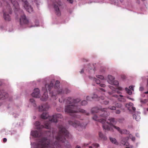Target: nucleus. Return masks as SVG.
Listing matches in <instances>:
<instances>
[{"instance_id":"nucleus-52","label":"nucleus","mask_w":148,"mask_h":148,"mask_svg":"<svg viewBox=\"0 0 148 148\" xmlns=\"http://www.w3.org/2000/svg\"><path fill=\"white\" fill-rule=\"evenodd\" d=\"M76 148H81L80 147V146H78V145H77L76 147Z\"/></svg>"},{"instance_id":"nucleus-21","label":"nucleus","mask_w":148,"mask_h":148,"mask_svg":"<svg viewBox=\"0 0 148 148\" xmlns=\"http://www.w3.org/2000/svg\"><path fill=\"white\" fill-rule=\"evenodd\" d=\"M99 138L103 140H105L107 139V137L101 132H99Z\"/></svg>"},{"instance_id":"nucleus-4","label":"nucleus","mask_w":148,"mask_h":148,"mask_svg":"<svg viewBox=\"0 0 148 148\" xmlns=\"http://www.w3.org/2000/svg\"><path fill=\"white\" fill-rule=\"evenodd\" d=\"M11 2L14 7L15 13L17 14L18 13L20 14L19 22L20 25H22L23 24H28L29 23V20L27 18L23 11L19 8V5L17 1L16 0H14L13 2V0H11Z\"/></svg>"},{"instance_id":"nucleus-5","label":"nucleus","mask_w":148,"mask_h":148,"mask_svg":"<svg viewBox=\"0 0 148 148\" xmlns=\"http://www.w3.org/2000/svg\"><path fill=\"white\" fill-rule=\"evenodd\" d=\"M11 0H0V3L1 4H6L7 6V9L6 10H3V18L4 19L7 21H10L11 20V18L10 16V14H12V11L11 8L9 6V3L11 2ZM14 0H13V2H14Z\"/></svg>"},{"instance_id":"nucleus-39","label":"nucleus","mask_w":148,"mask_h":148,"mask_svg":"<svg viewBox=\"0 0 148 148\" xmlns=\"http://www.w3.org/2000/svg\"><path fill=\"white\" fill-rule=\"evenodd\" d=\"M120 113L121 111L119 110H116L115 111V113L117 114H119Z\"/></svg>"},{"instance_id":"nucleus-22","label":"nucleus","mask_w":148,"mask_h":148,"mask_svg":"<svg viewBox=\"0 0 148 148\" xmlns=\"http://www.w3.org/2000/svg\"><path fill=\"white\" fill-rule=\"evenodd\" d=\"M97 95L96 94H94L93 95V96L91 97H90L88 96H87L86 97V99L88 101H91L92 99L97 98Z\"/></svg>"},{"instance_id":"nucleus-31","label":"nucleus","mask_w":148,"mask_h":148,"mask_svg":"<svg viewBox=\"0 0 148 148\" xmlns=\"http://www.w3.org/2000/svg\"><path fill=\"white\" fill-rule=\"evenodd\" d=\"M92 79L94 81H95L96 83L97 84H100V81L99 79H96L95 78H93Z\"/></svg>"},{"instance_id":"nucleus-59","label":"nucleus","mask_w":148,"mask_h":148,"mask_svg":"<svg viewBox=\"0 0 148 148\" xmlns=\"http://www.w3.org/2000/svg\"><path fill=\"white\" fill-rule=\"evenodd\" d=\"M126 148H130L129 147H127Z\"/></svg>"},{"instance_id":"nucleus-34","label":"nucleus","mask_w":148,"mask_h":148,"mask_svg":"<svg viewBox=\"0 0 148 148\" xmlns=\"http://www.w3.org/2000/svg\"><path fill=\"white\" fill-rule=\"evenodd\" d=\"M87 101L86 100H84L81 102V104L82 106H85L87 104Z\"/></svg>"},{"instance_id":"nucleus-27","label":"nucleus","mask_w":148,"mask_h":148,"mask_svg":"<svg viewBox=\"0 0 148 148\" xmlns=\"http://www.w3.org/2000/svg\"><path fill=\"white\" fill-rule=\"evenodd\" d=\"M129 133V132L126 130H121L120 132V133L121 134H128Z\"/></svg>"},{"instance_id":"nucleus-32","label":"nucleus","mask_w":148,"mask_h":148,"mask_svg":"<svg viewBox=\"0 0 148 148\" xmlns=\"http://www.w3.org/2000/svg\"><path fill=\"white\" fill-rule=\"evenodd\" d=\"M29 100L31 102L33 103V106L34 107L36 106V104L35 103V101L34 99L33 98L30 99Z\"/></svg>"},{"instance_id":"nucleus-43","label":"nucleus","mask_w":148,"mask_h":148,"mask_svg":"<svg viewBox=\"0 0 148 148\" xmlns=\"http://www.w3.org/2000/svg\"><path fill=\"white\" fill-rule=\"evenodd\" d=\"M67 1L71 3H72L73 2V0H67Z\"/></svg>"},{"instance_id":"nucleus-55","label":"nucleus","mask_w":148,"mask_h":148,"mask_svg":"<svg viewBox=\"0 0 148 148\" xmlns=\"http://www.w3.org/2000/svg\"><path fill=\"white\" fill-rule=\"evenodd\" d=\"M119 97H123V96L122 95H119Z\"/></svg>"},{"instance_id":"nucleus-40","label":"nucleus","mask_w":148,"mask_h":148,"mask_svg":"<svg viewBox=\"0 0 148 148\" xmlns=\"http://www.w3.org/2000/svg\"><path fill=\"white\" fill-rule=\"evenodd\" d=\"M92 145L96 147H97L99 146V144L97 143H93V144Z\"/></svg>"},{"instance_id":"nucleus-13","label":"nucleus","mask_w":148,"mask_h":148,"mask_svg":"<svg viewBox=\"0 0 148 148\" xmlns=\"http://www.w3.org/2000/svg\"><path fill=\"white\" fill-rule=\"evenodd\" d=\"M24 2V7L25 8L27 11L28 12L31 13L33 11V8L31 6L29 5L28 2L26 0H21Z\"/></svg>"},{"instance_id":"nucleus-23","label":"nucleus","mask_w":148,"mask_h":148,"mask_svg":"<svg viewBox=\"0 0 148 148\" xmlns=\"http://www.w3.org/2000/svg\"><path fill=\"white\" fill-rule=\"evenodd\" d=\"M109 87L110 89L112 90V92H109L108 93L110 95H112L113 94L116 92V89L112 86H110Z\"/></svg>"},{"instance_id":"nucleus-62","label":"nucleus","mask_w":148,"mask_h":148,"mask_svg":"<svg viewBox=\"0 0 148 148\" xmlns=\"http://www.w3.org/2000/svg\"><path fill=\"white\" fill-rule=\"evenodd\" d=\"M33 27V26H32V27ZM33 27H34V26Z\"/></svg>"},{"instance_id":"nucleus-56","label":"nucleus","mask_w":148,"mask_h":148,"mask_svg":"<svg viewBox=\"0 0 148 148\" xmlns=\"http://www.w3.org/2000/svg\"><path fill=\"white\" fill-rule=\"evenodd\" d=\"M88 145V144H84V146H87Z\"/></svg>"},{"instance_id":"nucleus-48","label":"nucleus","mask_w":148,"mask_h":148,"mask_svg":"<svg viewBox=\"0 0 148 148\" xmlns=\"http://www.w3.org/2000/svg\"><path fill=\"white\" fill-rule=\"evenodd\" d=\"M117 88L120 90H122V88L121 87H118V88Z\"/></svg>"},{"instance_id":"nucleus-12","label":"nucleus","mask_w":148,"mask_h":148,"mask_svg":"<svg viewBox=\"0 0 148 148\" xmlns=\"http://www.w3.org/2000/svg\"><path fill=\"white\" fill-rule=\"evenodd\" d=\"M61 2L60 1L56 3L54 5V8L55 10L56 15L58 16H60L61 15V12L60 10V7L61 5Z\"/></svg>"},{"instance_id":"nucleus-42","label":"nucleus","mask_w":148,"mask_h":148,"mask_svg":"<svg viewBox=\"0 0 148 148\" xmlns=\"http://www.w3.org/2000/svg\"><path fill=\"white\" fill-rule=\"evenodd\" d=\"M100 86L101 87H104L105 86V84H100Z\"/></svg>"},{"instance_id":"nucleus-1","label":"nucleus","mask_w":148,"mask_h":148,"mask_svg":"<svg viewBox=\"0 0 148 148\" xmlns=\"http://www.w3.org/2000/svg\"><path fill=\"white\" fill-rule=\"evenodd\" d=\"M59 131L57 136L56 137V140L53 144H51L49 140L46 138H42L36 144L37 148H63L61 143H64L67 148H69L70 145L66 138H69L71 135L67 130L61 125L59 127Z\"/></svg>"},{"instance_id":"nucleus-41","label":"nucleus","mask_w":148,"mask_h":148,"mask_svg":"<svg viewBox=\"0 0 148 148\" xmlns=\"http://www.w3.org/2000/svg\"><path fill=\"white\" fill-rule=\"evenodd\" d=\"M147 88H148V79L147 80ZM145 94H148V91L145 92L144 93Z\"/></svg>"},{"instance_id":"nucleus-11","label":"nucleus","mask_w":148,"mask_h":148,"mask_svg":"<svg viewBox=\"0 0 148 148\" xmlns=\"http://www.w3.org/2000/svg\"><path fill=\"white\" fill-rule=\"evenodd\" d=\"M107 109L106 108H103L101 109V110L100 111V113L101 114L99 115L100 116L104 117H105L104 119H103L105 120V121H107V122L108 121H109L108 120V119L110 117H106L109 115L110 114V113L108 112H107L106 110Z\"/></svg>"},{"instance_id":"nucleus-17","label":"nucleus","mask_w":148,"mask_h":148,"mask_svg":"<svg viewBox=\"0 0 148 148\" xmlns=\"http://www.w3.org/2000/svg\"><path fill=\"white\" fill-rule=\"evenodd\" d=\"M8 95L3 90H0V99H3L7 97Z\"/></svg>"},{"instance_id":"nucleus-58","label":"nucleus","mask_w":148,"mask_h":148,"mask_svg":"<svg viewBox=\"0 0 148 148\" xmlns=\"http://www.w3.org/2000/svg\"><path fill=\"white\" fill-rule=\"evenodd\" d=\"M42 90H43L44 91V90H45V89H44L43 90V88H42Z\"/></svg>"},{"instance_id":"nucleus-44","label":"nucleus","mask_w":148,"mask_h":148,"mask_svg":"<svg viewBox=\"0 0 148 148\" xmlns=\"http://www.w3.org/2000/svg\"><path fill=\"white\" fill-rule=\"evenodd\" d=\"M7 141V139L6 138H4L3 139V143L6 142Z\"/></svg>"},{"instance_id":"nucleus-53","label":"nucleus","mask_w":148,"mask_h":148,"mask_svg":"<svg viewBox=\"0 0 148 148\" xmlns=\"http://www.w3.org/2000/svg\"><path fill=\"white\" fill-rule=\"evenodd\" d=\"M84 72V70L83 69H82L81 71L80 72V73H82Z\"/></svg>"},{"instance_id":"nucleus-54","label":"nucleus","mask_w":148,"mask_h":148,"mask_svg":"<svg viewBox=\"0 0 148 148\" xmlns=\"http://www.w3.org/2000/svg\"><path fill=\"white\" fill-rule=\"evenodd\" d=\"M84 60V62H87L88 61V60H87V59H83Z\"/></svg>"},{"instance_id":"nucleus-28","label":"nucleus","mask_w":148,"mask_h":148,"mask_svg":"<svg viewBox=\"0 0 148 148\" xmlns=\"http://www.w3.org/2000/svg\"><path fill=\"white\" fill-rule=\"evenodd\" d=\"M110 84L111 85H115L116 86L118 87L119 84V82L117 81L114 80L113 81H112V84Z\"/></svg>"},{"instance_id":"nucleus-7","label":"nucleus","mask_w":148,"mask_h":148,"mask_svg":"<svg viewBox=\"0 0 148 148\" xmlns=\"http://www.w3.org/2000/svg\"><path fill=\"white\" fill-rule=\"evenodd\" d=\"M69 124L75 127H79L81 128V130L85 128L86 124L83 123H80L79 122L75 120L74 122L71 121H69Z\"/></svg>"},{"instance_id":"nucleus-61","label":"nucleus","mask_w":148,"mask_h":148,"mask_svg":"<svg viewBox=\"0 0 148 148\" xmlns=\"http://www.w3.org/2000/svg\"><path fill=\"white\" fill-rule=\"evenodd\" d=\"M142 1H144L145 0H141Z\"/></svg>"},{"instance_id":"nucleus-8","label":"nucleus","mask_w":148,"mask_h":148,"mask_svg":"<svg viewBox=\"0 0 148 148\" xmlns=\"http://www.w3.org/2000/svg\"><path fill=\"white\" fill-rule=\"evenodd\" d=\"M92 118L95 121H98L103 124V129L108 130H111V128L108 125L104 124L105 122V120L104 119H99L98 116L95 115Z\"/></svg>"},{"instance_id":"nucleus-2","label":"nucleus","mask_w":148,"mask_h":148,"mask_svg":"<svg viewBox=\"0 0 148 148\" xmlns=\"http://www.w3.org/2000/svg\"><path fill=\"white\" fill-rule=\"evenodd\" d=\"M81 99L79 98L73 99L71 97H69L66 101L68 103L71 105L66 106L65 107V111L68 113L74 114L80 112L88 115L89 113L85 110L79 108V104L80 103L79 101Z\"/></svg>"},{"instance_id":"nucleus-24","label":"nucleus","mask_w":148,"mask_h":148,"mask_svg":"<svg viewBox=\"0 0 148 148\" xmlns=\"http://www.w3.org/2000/svg\"><path fill=\"white\" fill-rule=\"evenodd\" d=\"M133 118L135 119L137 121H139L140 118V116L138 115L133 114Z\"/></svg>"},{"instance_id":"nucleus-9","label":"nucleus","mask_w":148,"mask_h":148,"mask_svg":"<svg viewBox=\"0 0 148 148\" xmlns=\"http://www.w3.org/2000/svg\"><path fill=\"white\" fill-rule=\"evenodd\" d=\"M35 126L37 127V129H41L43 128H45L47 129H49L50 127L49 122V121L47 122H45L44 125H40V122L37 121L35 122Z\"/></svg>"},{"instance_id":"nucleus-36","label":"nucleus","mask_w":148,"mask_h":148,"mask_svg":"<svg viewBox=\"0 0 148 148\" xmlns=\"http://www.w3.org/2000/svg\"><path fill=\"white\" fill-rule=\"evenodd\" d=\"M108 108L111 110H115L116 109V107L114 106H110L108 107Z\"/></svg>"},{"instance_id":"nucleus-14","label":"nucleus","mask_w":148,"mask_h":148,"mask_svg":"<svg viewBox=\"0 0 148 148\" xmlns=\"http://www.w3.org/2000/svg\"><path fill=\"white\" fill-rule=\"evenodd\" d=\"M31 95L32 97L39 98L40 96L39 89L38 88L35 89L34 92Z\"/></svg>"},{"instance_id":"nucleus-33","label":"nucleus","mask_w":148,"mask_h":148,"mask_svg":"<svg viewBox=\"0 0 148 148\" xmlns=\"http://www.w3.org/2000/svg\"><path fill=\"white\" fill-rule=\"evenodd\" d=\"M122 106V105L120 103H117L116 104V108H121Z\"/></svg>"},{"instance_id":"nucleus-25","label":"nucleus","mask_w":148,"mask_h":148,"mask_svg":"<svg viewBox=\"0 0 148 148\" xmlns=\"http://www.w3.org/2000/svg\"><path fill=\"white\" fill-rule=\"evenodd\" d=\"M110 139L112 143L116 145H118V143L116 141V140L115 138L110 137Z\"/></svg>"},{"instance_id":"nucleus-37","label":"nucleus","mask_w":148,"mask_h":148,"mask_svg":"<svg viewBox=\"0 0 148 148\" xmlns=\"http://www.w3.org/2000/svg\"><path fill=\"white\" fill-rule=\"evenodd\" d=\"M97 77L101 79H104L103 77L101 75H97Z\"/></svg>"},{"instance_id":"nucleus-18","label":"nucleus","mask_w":148,"mask_h":148,"mask_svg":"<svg viewBox=\"0 0 148 148\" xmlns=\"http://www.w3.org/2000/svg\"><path fill=\"white\" fill-rule=\"evenodd\" d=\"M32 135L35 137H39L40 134L37 131H33L32 132Z\"/></svg>"},{"instance_id":"nucleus-20","label":"nucleus","mask_w":148,"mask_h":148,"mask_svg":"<svg viewBox=\"0 0 148 148\" xmlns=\"http://www.w3.org/2000/svg\"><path fill=\"white\" fill-rule=\"evenodd\" d=\"M108 83L110 84H112V81H113L115 79L114 77L110 75H108Z\"/></svg>"},{"instance_id":"nucleus-50","label":"nucleus","mask_w":148,"mask_h":148,"mask_svg":"<svg viewBox=\"0 0 148 148\" xmlns=\"http://www.w3.org/2000/svg\"><path fill=\"white\" fill-rule=\"evenodd\" d=\"M100 90H101V91H104V92H105V90L103 89V88H100Z\"/></svg>"},{"instance_id":"nucleus-46","label":"nucleus","mask_w":148,"mask_h":148,"mask_svg":"<svg viewBox=\"0 0 148 148\" xmlns=\"http://www.w3.org/2000/svg\"><path fill=\"white\" fill-rule=\"evenodd\" d=\"M144 88L143 87H140L139 88V90L140 91H142L143 90Z\"/></svg>"},{"instance_id":"nucleus-49","label":"nucleus","mask_w":148,"mask_h":148,"mask_svg":"<svg viewBox=\"0 0 148 148\" xmlns=\"http://www.w3.org/2000/svg\"><path fill=\"white\" fill-rule=\"evenodd\" d=\"M72 116H73V117H76V118H77V116L76 115H75V114H73V115H72Z\"/></svg>"},{"instance_id":"nucleus-15","label":"nucleus","mask_w":148,"mask_h":148,"mask_svg":"<svg viewBox=\"0 0 148 148\" xmlns=\"http://www.w3.org/2000/svg\"><path fill=\"white\" fill-rule=\"evenodd\" d=\"M49 108V106L47 103L43 104L41 106H39V111H47Z\"/></svg>"},{"instance_id":"nucleus-57","label":"nucleus","mask_w":148,"mask_h":148,"mask_svg":"<svg viewBox=\"0 0 148 148\" xmlns=\"http://www.w3.org/2000/svg\"><path fill=\"white\" fill-rule=\"evenodd\" d=\"M89 148H92V147L91 146H90L89 147Z\"/></svg>"},{"instance_id":"nucleus-19","label":"nucleus","mask_w":148,"mask_h":148,"mask_svg":"<svg viewBox=\"0 0 148 148\" xmlns=\"http://www.w3.org/2000/svg\"><path fill=\"white\" fill-rule=\"evenodd\" d=\"M101 109H100L98 108L97 107H95L92 108L91 110V112L92 113H100Z\"/></svg>"},{"instance_id":"nucleus-51","label":"nucleus","mask_w":148,"mask_h":148,"mask_svg":"<svg viewBox=\"0 0 148 148\" xmlns=\"http://www.w3.org/2000/svg\"><path fill=\"white\" fill-rule=\"evenodd\" d=\"M117 93L119 94H120L121 93V92L119 91H117Z\"/></svg>"},{"instance_id":"nucleus-60","label":"nucleus","mask_w":148,"mask_h":148,"mask_svg":"<svg viewBox=\"0 0 148 148\" xmlns=\"http://www.w3.org/2000/svg\"><path fill=\"white\" fill-rule=\"evenodd\" d=\"M126 144V143H124V145H125V144Z\"/></svg>"},{"instance_id":"nucleus-10","label":"nucleus","mask_w":148,"mask_h":148,"mask_svg":"<svg viewBox=\"0 0 148 148\" xmlns=\"http://www.w3.org/2000/svg\"><path fill=\"white\" fill-rule=\"evenodd\" d=\"M114 119V118H109L108 119V120L109 121H107V123L109 125H112L113 127L116 129L120 133L121 130L120 128L119 127L113 125L115 124Z\"/></svg>"},{"instance_id":"nucleus-6","label":"nucleus","mask_w":148,"mask_h":148,"mask_svg":"<svg viewBox=\"0 0 148 148\" xmlns=\"http://www.w3.org/2000/svg\"><path fill=\"white\" fill-rule=\"evenodd\" d=\"M41 117L43 119H45L48 118H49V124L50 122L56 123L58 122V119H61L62 118V115L61 114H56L52 116H49V114L46 112H43L41 116Z\"/></svg>"},{"instance_id":"nucleus-38","label":"nucleus","mask_w":148,"mask_h":148,"mask_svg":"<svg viewBox=\"0 0 148 148\" xmlns=\"http://www.w3.org/2000/svg\"><path fill=\"white\" fill-rule=\"evenodd\" d=\"M104 99V98L103 96H101V97H99V98H98V100L99 101H100L101 100H103Z\"/></svg>"},{"instance_id":"nucleus-26","label":"nucleus","mask_w":148,"mask_h":148,"mask_svg":"<svg viewBox=\"0 0 148 148\" xmlns=\"http://www.w3.org/2000/svg\"><path fill=\"white\" fill-rule=\"evenodd\" d=\"M112 96L116 98H118V100L121 101H125V99L123 98H119L118 96L116 95H112Z\"/></svg>"},{"instance_id":"nucleus-30","label":"nucleus","mask_w":148,"mask_h":148,"mask_svg":"<svg viewBox=\"0 0 148 148\" xmlns=\"http://www.w3.org/2000/svg\"><path fill=\"white\" fill-rule=\"evenodd\" d=\"M125 90L126 91L127 93L129 95H131L132 94V92L131 90L129 88H125Z\"/></svg>"},{"instance_id":"nucleus-29","label":"nucleus","mask_w":148,"mask_h":148,"mask_svg":"<svg viewBox=\"0 0 148 148\" xmlns=\"http://www.w3.org/2000/svg\"><path fill=\"white\" fill-rule=\"evenodd\" d=\"M60 86V82L57 80L54 85V88H57Z\"/></svg>"},{"instance_id":"nucleus-45","label":"nucleus","mask_w":148,"mask_h":148,"mask_svg":"<svg viewBox=\"0 0 148 148\" xmlns=\"http://www.w3.org/2000/svg\"><path fill=\"white\" fill-rule=\"evenodd\" d=\"M133 86H129V88L130 89V90H133Z\"/></svg>"},{"instance_id":"nucleus-3","label":"nucleus","mask_w":148,"mask_h":148,"mask_svg":"<svg viewBox=\"0 0 148 148\" xmlns=\"http://www.w3.org/2000/svg\"><path fill=\"white\" fill-rule=\"evenodd\" d=\"M53 83L51 82L49 84H46L45 85L46 88V91L40 98L41 100L46 101L48 98L47 95V90H48L49 92L50 96L53 97L55 99H56V95L57 94H67L70 92V91L67 89H65L64 90H63L62 88L59 89L57 92H51V90L53 88Z\"/></svg>"},{"instance_id":"nucleus-16","label":"nucleus","mask_w":148,"mask_h":148,"mask_svg":"<svg viewBox=\"0 0 148 148\" xmlns=\"http://www.w3.org/2000/svg\"><path fill=\"white\" fill-rule=\"evenodd\" d=\"M134 104L131 102H130L126 104V107L127 108L128 110H131L132 109L133 111L136 110V108L133 106Z\"/></svg>"},{"instance_id":"nucleus-47","label":"nucleus","mask_w":148,"mask_h":148,"mask_svg":"<svg viewBox=\"0 0 148 148\" xmlns=\"http://www.w3.org/2000/svg\"><path fill=\"white\" fill-rule=\"evenodd\" d=\"M131 139L132 140V141H134L135 140V137H132V138H131Z\"/></svg>"},{"instance_id":"nucleus-35","label":"nucleus","mask_w":148,"mask_h":148,"mask_svg":"<svg viewBox=\"0 0 148 148\" xmlns=\"http://www.w3.org/2000/svg\"><path fill=\"white\" fill-rule=\"evenodd\" d=\"M109 102V101L107 100H104L103 101L101 102V103L102 104H104L105 105H107L108 104Z\"/></svg>"}]
</instances>
